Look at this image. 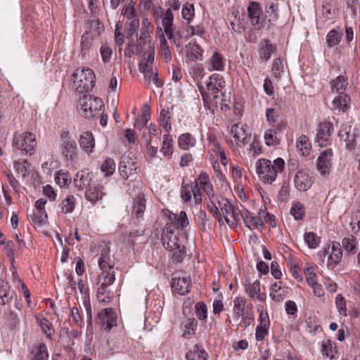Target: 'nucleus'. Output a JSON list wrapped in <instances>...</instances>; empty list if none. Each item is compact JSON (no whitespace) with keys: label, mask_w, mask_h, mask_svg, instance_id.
I'll use <instances>...</instances> for the list:
<instances>
[{"label":"nucleus","mask_w":360,"mask_h":360,"mask_svg":"<svg viewBox=\"0 0 360 360\" xmlns=\"http://www.w3.org/2000/svg\"><path fill=\"white\" fill-rule=\"evenodd\" d=\"M224 87L225 81L218 74H213L210 77L206 88L199 86L203 102L210 110H214V108L219 105H220L221 110L228 108V105L225 103L226 99L224 93L222 92Z\"/></svg>","instance_id":"1"},{"label":"nucleus","mask_w":360,"mask_h":360,"mask_svg":"<svg viewBox=\"0 0 360 360\" xmlns=\"http://www.w3.org/2000/svg\"><path fill=\"white\" fill-rule=\"evenodd\" d=\"M285 162L278 158L271 162L270 160L261 158L256 163V171L261 180L267 184H271L278 173L284 169Z\"/></svg>","instance_id":"2"},{"label":"nucleus","mask_w":360,"mask_h":360,"mask_svg":"<svg viewBox=\"0 0 360 360\" xmlns=\"http://www.w3.org/2000/svg\"><path fill=\"white\" fill-rule=\"evenodd\" d=\"M164 248L174 252L173 257L177 262H181L186 255V248L179 243L177 235L174 233L171 226L165 227L161 238Z\"/></svg>","instance_id":"3"},{"label":"nucleus","mask_w":360,"mask_h":360,"mask_svg":"<svg viewBox=\"0 0 360 360\" xmlns=\"http://www.w3.org/2000/svg\"><path fill=\"white\" fill-rule=\"evenodd\" d=\"M78 107L82 116L87 118H93L100 115L104 104L100 98L93 97L91 95H84L79 100Z\"/></svg>","instance_id":"4"},{"label":"nucleus","mask_w":360,"mask_h":360,"mask_svg":"<svg viewBox=\"0 0 360 360\" xmlns=\"http://www.w3.org/2000/svg\"><path fill=\"white\" fill-rule=\"evenodd\" d=\"M37 141L35 135L29 131L15 132L13 139V146L32 155L34 152Z\"/></svg>","instance_id":"5"},{"label":"nucleus","mask_w":360,"mask_h":360,"mask_svg":"<svg viewBox=\"0 0 360 360\" xmlns=\"http://www.w3.org/2000/svg\"><path fill=\"white\" fill-rule=\"evenodd\" d=\"M174 16L170 8H167L162 19V26L166 36L169 39H173L174 43L178 46L181 44L183 32L179 27H173Z\"/></svg>","instance_id":"6"},{"label":"nucleus","mask_w":360,"mask_h":360,"mask_svg":"<svg viewBox=\"0 0 360 360\" xmlns=\"http://www.w3.org/2000/svg\"><path fill=\"white\" fill-rule=\"evenodd\" d=\"M73 76L75 79H78L76 89L79 92L91 91L94 86L95 75L89 68L77 70L73 74Z\"/></svg>","instance_id":"7"},{"label":"nucleus","mask_w":360,"mask_h":360,"mask_svg":"<svg viewBox=\"0 0 360 360\" xmlns=\"http://www.w3.org/2000/svg\"><path fill=\"white\" fill-rule=\"evenodd\" d=\"M220 214H221V221H222V215L226 221V224L229 226H232L238 224L240 219V212L238 211V208L234 206L231 201L229 200H225V202L221 205Z\"/></svg>","instance_id":"8"},{"label":"nucleus","mask_w":360,"mask_h":360,"mask_svg":"<svg viewBox=\"0 0 360 360\" xmlns=\"http://www.w3.org/2000/svg\"><path fill=\"white\" fill-rule=\"evenodd\" d=\"M137 163L128 155H122L119 163L118 169L120 175L127 179L137 174Z\"/></svg>","instance_id":"9"},{"label":"nucleus","mask_w":360,"mask_h":360,"mask_svg":"<svg viewBox=\"0 0 360 360\" xmlns=\"http://www.w3.org/2000/svg\"><path fill=\"white\" fill-rule=\"evenodd\" d=\"M96 323L103 327L105 330H110L117 325V316L112 309H104L98 314Z\"/></svg>","instance_id":"10"},{"label":"nucleus","mask_w":360,"mask_h":360,"mask_svg":"<svg viewBox=\"0 0 360 360\" xmlns=\"http://www.w3.org/2000/svg\"><path fill=\"white\" fill-rule=\"evenodd\" d=\"M230 133L233 138L231 142L235 143L239 147L246 145L251 138L250 134L245 131L244 126L239 124H234L231 128Z\"/></svg>","instance_id":"11"},{"label":"nucleus","mask_w":360,"mask_h":360,"mask_svg":"<svg viewBox=\"0 0 360 360\" xmlns=\"http://www.w3.org/2000/svg\"><path fill=\"white\" fill-rule=\"evenodd\" d=\"M333 131V124L330 122L326 121L319 124L316 134V141L319 146L323 147L327 145L330 140Z\"/></svg>","instance_id":"12"},{"label":"nucleus","mask_w":360,"mask_h":360,"mask_svg":"<svg viewBox=\"0 0 360 360\" xmlns=\"http://www.w3.org/2000/svg\"><path fill=\"white\" fill-rule=\"evenodd\" d=\"M333 150L327 149L323 151L317 160V169L322 175L329 174L332 165Z\"/></svg>","instance_id":"13"},{"label":"nucleus","mask_w":360,"mask_h":360,"mask_svg":"<svg viewBox=\"0 0 360 360\" xmlns=\"http://www.w3.org/2000/svg\"><path fill=\"white\" fill-rule=\"evenodd\" d=\"M312 178L304 170H299L294 178L295 188L300 191H307L312 186Z\"/></svg>","instance_id":"14"},{"label":"nucleus","mask_w":360,"mask_h":360,"mask_svg":"<svg viewBox=\"0 0 360 360\" xmlns=\"http://www.w3.org/2000/svg\"><path fill=\"white\" fill-rule=\"evenodd\" d=\"M338 136L341 140L345 142V146L348 149L352 150L356 145V139L358 137L356 129L351 126L341 129L339 131Z\"/></svg>","instance_id":"15"},{"label":"nucleus","mask_w":360,"mask_h":360,"mask_svg":"<svg viewBox=\"0 0 360 360\" xmlns=\"http://www.w3.org/2000/svg\"><path fill=\"white\" fill-rule=\"evenodd\" d=\"M259 324L256 328L255 337L257 341H262L268 334L270 325L269 315L266 311H262L259 316Z\"/></svg>","instance_id":"16"},{"label":"nucleus","mask_w":360,"mask_h":360,"mask_svg":"<svg viewBox=\"0 0 360 360\" xmlns=\"http://www.w3.org/2000/svg\"><path fill=\"white\" fill-rule=\"evenodd\" d=\"M240 218L243 219L245 226L250 230L255 229H262L264 226V224L259 216H253L247 210L240 212Z\"/></svg>","instance_id":"17"},{"label":"nucleus","mask_w":360,"mask_h":360,"mask_svg":"<svg viewBox=\"0 0 360 360\" xmlns=\"http://www.w3.org/2000/svg\"><path fill=\"white\" fill-rule=\"evenodd\" d=\"M248 16L251 20L255 30L261 28L262 23L260 21V15L262 13L260 5L257 1L250 2L248 7Z\"/></svg>","instance_id":"18"},{"label":"nucleus","mask_w":360,"mask_h":360,"mask_svg":"<svg viewBox=\"0 0 360 360\" xmlns=\"http://www.w3.org/2000/svg\"><path fill=\"white\" fill-rule=\"evenodd\" d=\"M93 178L92 172L89 169H84L78 172L74 179V184L78 190L82 191L87 186H90V183Z\"/></svg>","instance_id":"19"},{"label":"nucleus","mask_w":360,"mask_h":360,"mask_svg":"<svg viewBox=\"0 0 360 360\" xmlns=\"http://www.w3.org/2000/svg\"><path fill=\"white\" fill-rule=\"evenodd\" d=\"M173 290L181 295H184L190 291L191 281L186 277H174L171 283Z\"/></svg>","instance_id":"20"},{"label":"nucleus","mask_w":360,"mask_h":360,"mask_svg":"<svg viewBox=\"0 0 360 360\" xmlns=\"http://www.w3.org/2000/svg\"><path fill=\"white\" fill-rule=\"evenodd\" d=\"M146 200L143 195L134 198L131 202V216L136 219L143 218L146 209Z\"/></svg>","instance_id":"21"},{"label":"nucleus","mask_w":360,"mask_h":360,"mask_svg":"<svg viewBox=\"0 0 360 360\" xmlns=\"http://www.w3.org/2000/svg\"><path fill=\"white\" fill-rule=\"evenodd\" d=\"M349 96L343 92H340L339 95L333 101L332 109L338 112H345L349 108Z\"/></svg>","instance_id":"22"},{"label":"nucleus","mask_w":360,"mask_h":360,"mask_svg":"<svg viewBox=\"0 0 360 360\" xmlns=\"http://www.w3.org/2000/svg\"><path fill=\"white\" fill-rule=\"evenodd\" d=\"M79 146L87 153H91L95 146V141L93 135L89 131L83 132L80 135Z\"/></svg>","instance_id":"23"},{"label":"nucleus","mask_w":360,"mask_h":360,"mask_svg":"<svg viewBox=\"0 0 360 360\" xmlns=\"http://www.w3.org/2000/svg\"><path fill=\"white\" fill-rule=\"evenodd\" d=\"M61 146V153L66 160H73L77 157V144L74 140H66Z\"/></svg>","instance_id":"24"},{"label":"nucleus","mask_w":360,"mask_h":360,"mask_svg":"<svg viewBox=\"0 0 360 360\" xmlns=\"http://www.w3.org/2000/svg\"><path fill=\"white\" fill-rule=\"evenodd\" d=\"M98 265L102 271H111L113 264L111 263L110 250L108 248L102 249Z\"/></svg>","instance_id":"25"},{"label":"nucleus","mask_w":360,"mask_h":360,"mask_svg":"<svg viewBox=\"0 0 360 360\" xmlns=\"http://www.w3.org/2000/svg\"><path fill=\"white\" fill-rule=\"evenodd\" d=\"M178 144L180 148L183 150H189L196 144L195 138L190 133H185L179 136Z\"/></svg>","instance_id":"26"},{"label":"nucleus","mask_w":360,"mask_h":360,"mask_svg":"<svg viewBox=\"0 0 360 360\" xmlns=\"http://www.w3.org/2000/svg\"><path fill=\"white\" fill-rule=\"evenodd\" d=\"M262 46L259 51L260 58L264 61H267L271 56V54L276 51V47L275 45L270 43L267 39H264L262 41Z\"/></svg>","instance_id":"27"},{"label":"nucleus","mask_w":360,"mask_h":360,"mask_svg":"<svg viewBox=\"0 0 360 360\" xmlns=\"http://www.w3.org/2000/svg\"><path fill=\"white\" fill-rule=\"evenodd\" d=\"M200 187L202 188L203 191L207 195V197L210 201V203H212L214 205V210H215V217H217V220L219 221H221L220 212H219L218 207L215 205V204L214 202V199L215 198V194H214V191L212 184H211V182H210L208 184L207 183V184H205Z\"/></svg>","instance_id":"28"},{"label":"nucleus","mask_w":360,"mask_h":360,"mask_svg":"<svg viewBox=\"0 0 360 360\" xmlns=\"http://www.w3.org/2000/svg\"><path fill=\"white\" fill-rule=\"evenodd\" d=\"M102 189L103 187L99 185L90 187L86 191V198L92 203L96 202L103 197V193Z\"/></svg>","instance_id":"29"},{"label":"nucleus","mask_w":360,"mask_h":360,"mask_svg":"<svg viewBox=\"0 0 360 360\" xmlns=\"http://www.w3.org/2000/svg\"><path fill=\"white\" fill-rule=\"evenodd\" d=\"M321 351L324 356L329 357L330 359H333L335 354L338 353L335 343L330 340H326L323 342Z\"/></svg>","instance_id":"30"},{"label":"nucleus","mask_w":360,"mask_h":360,"mask_svg":"<svg viewBox=\"0 0 360 360\" xmlns=\"http://www.w3.org/2000/svg\"><path fill=\"white\" fill-rule=\"evenodd\" d=\"M97 299L103 304L109 303L112 297V292L109 288L100 286L97 290Z\"/></svg>","instance_id":"31"},{"label":"nucleus","mask_w":360,"mask_h":360,"mask_svg":"<svg viewBox=\"0 0 360 360\" xmlns=\"http://www.w3.org/2000/svg\"><path fill=\"white\" fill-rule=\"evenodd\" d=\"M14 292L9 287H4L0 282V304L5 305L13 301Z\"/></svg>","instance_id":"32"},{"label":"nucleus","mask_w":360,"mask_h":360,"mask_svg":"<svg viewBox=\"0 0 360 360\" xmlns=\"http://www.w3.org/2000/svg\"><path fill=\"white\" fill-rule=\"evenodd\" d=\"M92 45V37L91 35L85 32L81 39V44H80V53L82 57L84 58L89 53V51Z\"/></svg>","instance_id":"33"},{"label":"nucleus","mask_w":360,"mask_h":360,"mask_svg":"<svg viewBox=\"0 0 360 360\" xmlns=\"http://www.w3.org/2000/svg\"><path fill=\"white\" fill-rule=\"evenodd\" d=\"M342 245L345 250L351 254L356 252V238L353 235H349L348 237L343 238Z\"/></svg>","instance_id":"34"},{"label":"nucleus","mask_w":360,"mask_h":360,"mask_svg":"<svg viewBox=\"0 0 360 360\" xmlns=\"http://www.w3.org/2000/svg\"><path fill=\"white\" fill-rule=\"evenodd\" d=\"M297 147L302 155H309L311 150L309 139L305 135L300 136L297 141Z\"/></svg>","instance_id":"35"},{"label":"nucleus","mask_w":360,"mask_h":360,"mask_svg":"<svg viewBox=\"0 0 360 360\" xmlns=\"http://www.w3.org/2000/svg\"><path fill=\"white\" fill-rule=\"evenodd\" d=\"M102 274L98 277V283H101L100 286L109 288L115 281V274L111 271H102Z\"/></svg>","instance_id":"36"},{"label":"nucleus","mask_w":360,"mask_h":360,"mask_svg":"<svg viewBox=\"0 0 360 360\" xmlns=\"http://www.w3.org/2000/svg\"><path fill=\"white\" fill-rule=\"evenodd\" d=\"M342 33L336 30H330L326 36V42L328 47L337 46L341 41Z\"/></svg>","instance_id":"37"},{"label":"nucleus","mask_w":360,"mask_h":360,"mask_svg":"<svg viewBox=\"0 0 360 360\" xmlns=\"http://www.w3.org/2000/svg\"><path fill=\"white\" fill-rule=\"evenodd\" d=\"M210 64L214 70L221 71L224 69V63L223 56L215 51L210 58Z\"/></svg>","instance_id":"38"},{"label":"nucleus","mask_w":360,"mask_h":360,"mask_svg":"<svg viewBox=\"0 0 360 360\" xmlns=\"http://www.w3.org/2000/svg\"><path fill=\"white\" fill-rule=\"evenodd\" d=\"M75 206V198L72 195L68 196L60 204L61 211L65 214L72 212Z\"/></svg>","instance_id":"39"},{"label":"nucleus","mask_w":360,"mask_h":360,"mask_svg":"<svg viewBox=\"0 0 360 360\" xmlns=\"http://www.w3.org/2000/svg\"><path fill=\"white\" fill-rule=\"evenodd\" d=\"M160 152H162L165 156L169 157L173 153L172 140L168 134L163 136Z\"/></svg>","instance_id":"40"},{"label":"nucleus","mask_w":360,"mask_h":360,"mask_svg":"<svg viewBox=\"0 0 360 360\" xmlns=\"http://www.w3.org/2000/svg\"><path fill=\"white\" fill-rule=\"evenodd\" d=\"M48 358L47 347L45 344L41 343L33 353V356L30 360H48Z\"/></svg>","instance_id":"41"},{"label":"nucleus","mask_w":360,"mask_h":360,"mask_svg":"<svg viewBox=\"0 0 360 360\" xmlns=\"http://www.w3.org/2000/svg\"><path fill=\"white\" fill-rule=\"evenodd\" d=\"M305 213L304 206L300 202L293 203L291 209L290 214L294 217L295 219H302Z\"/></svg>","instance_id":"42"},{"label":"nucleus","mask_w":360,"mask_h":360,"mask_svg":"<svg viewBox=\"0 0 360 360\" xmlns=\"http://www.w3.org/2000/svg\"><path fill=\"white\" fill-rule=\"evenodd\" d=\"M182 18L187 21L188 23H190L194 17L195 11L194 6L189 3H186L182 8L181 10Z\"/></svg>","instance_id":"43"},{"label":"nucleus","mask_w":360,"mask_h":360,"mask_svg":"<svg viewBox=\"0 0 360 360\" xmlns=\"http://www.w3.org/2000/svg\"><path fill=\"white\" fill-rule=\"evenodd\" d=\"M245 290L250 297H255L260 292V283L255 281L252 283L249 280H246Z\"/></svg>","instance_id":"44"},{"label":"nucleus","mask_w":360,"mask_h":360,"mask_svg":"<svg viewBox=\"0 0 360 360\" xmlns=\"http://www.w3.org/2000/svg\"><path fill=\"white\" fill-rule=\"evenodd\" d=\"M304 241L309 248H316L320 243V238L314 232H308L304 234Z\"/></svg>","instance_id":"45"},{"label":"nucleus","mask_w":360,"mask_h":360,"mask_svg":"<svg viewBox=\"0 0 360 360\" xmlns=\"http://www.w3.org/2000/svg\"><path fill=\"white\" fill-rule=\"evenodd\" d=\"M193 182H191V184H185V180L183 179L181 188V198L186 201L188 202L191 200L192 197V190Z\"/></svg>","instance_id":"46"},{"label":"nucleus","mask_w":360,"mask_h":360,"mask_svg":"<svg viewBox=\"0 0 360 360\" xmlns=\"http://www.w3.org/2000/svg\"><path fill=\"white\" fill-rule=\"evenodd\" d=\"M278 134L276 131H272V129H269L265 131L264 134V139L265 143L268 146H275L278 145L280 143V137H278Z\"/></svg>","instance_id":"47"},{"label":"nucleus","mask_w":360,"mask_h":360,"mask_svg":"<svg viewBox=\"0 0 360 360\" xmlns=\"http://www.w3.org/2000/svg\"><path fill=\"white\" fill-rule=\"evenodd\" d=\"M233 303H234V308H233L234 316L236 319H239L240 317L243 316L245 301L241 297H236L234 299Z\"/></svg>","instance_id":"48"},{"label":"nucleus","mask_w":360,"mask_h":360,"mask_svg":"<svg viewBox=\"0 0 360 360\" xmlns=\"http://www.w3.org/2000/svg\"><path fill=\"white\" fill-rule=\"evenodd\" d=\"M347 79L344 75L338 76L332 84V90H335L337 92L343 90L347 86Z\"/></svg>","instance_id":"49"},{"label":"nucleus","mask_w":360,"mask_h":360,"mask_svg":"<svg viewBox=\"0 0 360 360\" xmlns=\"http://www.w3.org/2000/svg\"><path fill=\"white\" fill-rule=\"evenodd\" d=\"M174 223L178 229H184L188 224V219L184 211L174 214Z\"/></svg>","instance_id":"50"},{"label":"nucleus","mask_w":360,"mask_h":360,"mask_svg":"<svg viewBox=\"0 0 360 360\" xmlns=\"http://www.w3.org/2000/svg\"><path fill=\"white\" fill-rule=\"evenodd\" d=\"M115 169V162L112 158H107L101 165L102 172L105 173V176L112 175Z\"/></svg>","instance_id":"51"},{"label":"nucleus","mask_w":360,"mask_h":360,"mask_svg":"<svg viewBox=\"0 0 360 360\" xmlns=\"http://www.w3.org/2000/svg\"><path fill=\"white\" fill-rule=\"evenodd\" d=\"M159 121L160 125L164 127L167 131L171 129L170 117L169 116V111L162 109L160 113Z\"/></svg>","instance_id":"52"},{"label":"nucleus","mask_w":360,"mask_h":360,"mask_svg":"<svg viewBox=\"0 0 360 360\" xmlns=\"http://www.w3.org/2000/svg\"><path fill=\"white\" fill-rule=\"evenodd\" d=\"M31 222L34 225H41L45 223L47 219V214L45 211H38L37 213H33L30 216Z\"/></svg>","instance_id":"53"},{"label":"nucleus","mask_w":360,"mask_h":360,"mask_svg":"<svg viewBox=\"0 0 360 360\" xmlns=\"http://www.w3.org/2000/svg\"><path fill=\"white\" fill-rule=\"evenodd\" d=\"M278 4L271 3L269 7L266 8V12L269 15V21L271 23L276 22L278 19Z\"/></svg>","instance_id":"54"},{"label":"nucleus","mask_w":360,"mask_h":360,"mask_svg":"<svg viewBox=\"0 0 360 360\" xmlns=\"http://www.w3.org/2000/svg\"><path fill=\"white\" fill-rule=\"evenodd\" d=\"M100 52L103 62L104 63L110 62L112 54V50L110 46L107 44H102Z\"/></svg>","instance_id":"55"},{"label":"nucleus","mask_w":360,"mask_h":360,"mask_svg":"<svg viewBox=\"0 0 360 360\" xmlns=\"http://www.w3.org/2000/svg\"><path fill=\"white\" fill-rule=\"evenodd\" d=\"M153 27H149L148 29H141L140 35L137 39L136 46H143L146 44V39L150 37V34L153 32Z\"/></svg>","instance_id":"56"},{"label":"nucleus","mask_w":360,"mask_h":360,"mask_svg":"<svg viewBox=\"0 0 360 360\" xmlns=\"http://www.w3.org/2000/svg\"><path fill=\"white\" fill-rule=\"evenodd\" d=\"M56 181L60 187L66 186L71 182V177L68 172H60L56 177Z\"/></svg>","instance_id":"57"},{"label":"nucleus","mask_w":360,"mask_h":360,"mask_svg":"<svg viewBox=\"0 0 360 360\" xmlns=\"http://www.w3.org/2000/svg\"><path fill=\"white\" fill-rule=\"evenodd\" d=\"M335 304L340 314L347 316L346 302L343 296L338 294L335 298Z\"/></svg>","instance_id":"58"},{"label":"nucleus","mask_w":360,"mask_h":360,"mask_svg":"<svg viewBox=\"0 0 360 360\" xmlns=\"http://www.w3.org/2000/svg\"><path fill=\"white\" fill-rule=\"evenodd\" d=\"M283 72V65L281 58L275 59L272 65V73L276 78H279Z\"/></svg>","instance_id":"59"},{"label":"nucleus","mask_w":360,"mask_h":360,"mask_svg":"<svg viewBox=\"0 0 360 360\" xmlns=\"http://www.w3.org/2000/svg\"><path fill=\"white\" fill-rule=\"evenodd\" d=\"M195 312L197 317L200 319L203 320L207 318V306L203 302H198L195 305Z\"/></svg>","instance_id":"60"},{"label":"nucleus","mask_w":360,"mask_h":360,"mask_svg":"<svg viewBox=\"0 0 360 360\" xmlns=\"http://www.w3.org/2000/svg\"><path fill=\"white\" fill-rule=\"evenodd\" d=\"M188 352L194 353L197 360H207L208 357L205 350L200 348L197 345L193 347V350H190Z\"/></svg>","instance_id":"61"},{"label":"nucleus","mask_w":360,"mask_h":360,"mask_svg":"<svg viewBox=\"0 0 360 360\" xmlns=\"http://www.w3.org/2000/svg\"><path fill=\"white\" fill-rule=\"evenodd\" d=\"M266 116L267 121L271 125L275 124L278 121V115L275 109L267 108L266 110Z\"/></svg>","instance_id":"62"},{"label":"nucleus","mask_w":360,"mask_h":360,"mask_svg":"<svg viewBox=\"0 0 360 360\" xmlns=\"http://www.w3.org/2000/svg\"><path fill=\"white\" fill-rule=\"evenodd\" d=\"M15 168L18 173L21 174L22 176H25L27 172L28 162L23 161L22 162H15Z\"/></svg>","instance_id":"63"},{"label":"nucleus","mask_w":360,"mask_h":360,"mask_svg":"<svg viewBox=\"0 0 360 360\" xmlns=\"http://www.w3.org/2000/svg\"><path fill=\"white\" fill-rule=\"evenodd\" d=\"M208 140L209 146L211 148V150L214 153H216L217 154L220 150H222L224 149L221 147L219 143L216 140L214 136H210L208 137Z\"/></svg>","instance_id":"64"}]
</instances>
